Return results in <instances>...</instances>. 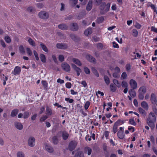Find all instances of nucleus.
<instances>
[{
	"label": "nucleus",
	"instance_id": "e2e57ef3",
	"mask_svg": "<svg viewBox=\"0 0 157 157\" xmlns=\"http://www.w3.org/2000/svg\"><path fill=\"white\" fill-rule=\"evenodd\" d=\"M150 6L151 8L152 9H153L154 11L156 13V14H157V10H156V8L155 6V5L153 4H151L150 5Z\"/></svg>",
	"mask_w": 157,
	"mask_h": 157
},
{
	"label": "nucleus",
	"instance_id": "603ef678",
	"mask_svg": "<svg viewBox=\"0 0 157 157\" xmlns=\"http://www.w3.org/2000/svg\"><path fill=\"white\" fill-rule=\"evenodd\" d=\"M119 73H120L115 72L113 73V76L116 78H119L120 75Z\"/></svg>",
	"mask_w": 157,
	"mask_h": 157
},
{
	"label": "nucleus",
	"instance_id": "69168bd1",
	"mask_svg": "<svg viewBox=\"0 0 157 157\" xmlns=\"http://www.w3.org/2000/svg\"><path fill=\"white\" fill-rule=\"evenodd\" d=\"M17 157H24V154L21 152H19L17 153Z\"/></svg>",
	"mask_w": 157,
	"mask_h": 157
},
{
	"label": "nucleus",
	"instance_id": "a878e982",
	"mask_svg": "<svg viewBox=\"0 0 157 157\" xmlns=\"http://www.w3.org/2000/svg\"><path fill=\"white\" fill-rule=\"evenodd\" d=\"M46 150L50 153H52L53 151V149L52 147L48 145H46L45 147Z\"/></svg>",
	"mask_w": 157,
	"mask_h": 157
},
{
	"label": "nucleus",
	"instance_id": "1a4fd4ad",
	"mask_svg": "<svg viewBox=\"0 0 157 157\" xmlns=\"http://www.w3.org/2000/svg\"><path fill=\"white\" fill-rule=\"evenodd\" d=\"M129 94L130 97L128 96V98L130 100H132V98H134L136 96V92L133 89H131L129 90Z\"/></svg>",
	"mask_w": 157,
	"mask_h": 157
},
{
	"label": "nucleus",
	"instance_id": "338daca9",
	"mask_svg": "<svg viewBox=\"0 0 157 157\" xmlns=\"http://www.w3.org/2000/svg\"><path fill=\"white\" fill-rule=\"evenodd\" d=\"M135 27L137 29H140L141 28V25L138 23L136 22L135 25Z\"/></svg>",
	"mask_w": 157,
	"mask_h": 157
},
{
	"label": "nucleus",
	"instance_id": "aec40b11",
	"mask_svg": "<svg viewBox=\"0 0 157 157\" xmlns=\"http://www.w3.org/2000/svg\"><path fill=\"white\" fill-rule=\"evenodd\" d=\"M19 112V110L17 109H14L11 112L10 116L12 117H15L18 114Z\"/></svg>",
	"mask_w": 157,
	"mask_h": 157
},
{
	"label": "nucleus",
	"instance_id": "412c9836",
	"mask_svg": "<svg viewBox=\"0 0 157 157\" xmlns=\"http://www.w3.org/2000/svg\"><path fill=\"white\" fill-rule=\"evenodd\" d=\"M14 125L16 128L19 130H21L23 128V126L21 123L15 122Z\"/></svg>",
	"mask_w": 157,
	"mask_h": 157
},
{
	"label": "nucleus",
	"instance_id": "c03bdc74",
	"mask_svg": "<svg viewBox=\"0 0 157 157\" xmlns=\"http://www.w3.org/2000/svg\"><path fill=\"white\" fill-rule=\"evenodd\" d=\"M4 39L6 42L8 43H10L11 42L10 38L8 36H5Z\"/></svg>",
	"mask_w": 157,
	"mask_h": 157
},
{
	"label": "nucleus",
	"instance_id": "bf43d9fd",
	"mask_svg": "<svg viewBox=\"0 0 157 157\" xmlns=\"http://www.w3.org/2000/svg\"><path fill=\"white\" fill-rule=\"evenodd\" d=\"M72 2V6L74 7L77 4L78 1V0H70Z\"/></svg>",
	"mask_w": 157,
	"mask_h": 157
},
{
	"label": "nucleus",
	"instance_id": "cd10ccee",
	"mask_svg": "<svg viewBox=\"0 0 157 157\" xmlns=\"http://www.w3.org/2000/svg\"><path fill=\"white\" fill-rule=\"evenodd\" d=\"M40 57L41 62L45 63L46 61V59L45 55L43 54H41L40 55Z\"/></svg>",
	"mask_w": 157,
	"mask_h": 157
},
{
	"label": "nucleus",
	"instance_id": "680f3d73",
	"mask_svg": "<svg viewBox=\"0 0 157 157\" xmlns=\"http://www.w3.org/2000/svg\"><path fill=\"white\" fill-rule=\"evenodd\" d=\"M138 97L140 100L143 99L144 97V94L139 93Z\"/></svg>",
	"mask_w": 157,
	"mask_h": 157
},
{
	"label": "nucleus",
	"instance_id": "2eb2a0df",
	"mask_svg": "<svg viewBox=\"0 0 157 157\" xmlns=\"http://www.w3.org/2000/svg\"><path fill=\"white\" fill-rule=\"evenodd\" d=\"M62 133V137L63 139L64 140H66L68 138L69 135L66 131L62 132L61 131H59L58 133Z\"/></svg>",
	"mask_w": 157,
	"mask_h": 157
},
{
	"label": "nucleus",
	"instance_id": "de8ad7c7",
	"mask_svg": "<svg viewBox=\"0 0 157 157\" xmlns=\"http://www.w3.org/2000/svg\"><path fill=\"white\" fill-rule=\"evenodd\" d=\"M97 47L98 49H102L103 47V45L101 43H98L97 44Z\"/></svg>",
	"mask_w": 157,
	"mask_h": 157
},
{
	"label": "nucleus",
	"instance_id": "4be33fe9",
	"mask_svg": "<svg viewBox=\"0 0 157 157\" xmlns=\"http://www.w3.org/2000/svg\"><path fill=\"white\" fill-rule=\"evenodd\" d=\"M71 39L75 41H78L79 40V37L76 36L75 34H71L70 35Z\"/></svg>",
	"mask_w": 157,
	"mask_h": 157
},
{
	"label": "nucleus",
	"instance_id": "c756f323",
	"mask_svg": "<svg viewBox=\"0 0 157 157\" xmlns=\"http://www.w3.org/2000/svg\"><path fill=\"white\" fill-rule=\"evenodd\" d=\"M138 31L136 29H134L132 31V34L134 37H137L138 36Z\"/></svg>",
	"mask_w": 157,
	"mask_h": 157
},
{
	"label": "nucleus",
	"instance_id": "f8f14e48",
	"mask_svg": "<svg viewBox=\"0 0 157 157\" xmlns=\"http://www.w3.org/2000/svg\"><path fill=\"white\" fill-rule=\"evenodd\" d=\"M71 66L76 71L77 76H79L82 71L81 69L74 64H72Z\"/></svg>",
	"mask_w": 157,
	"mask_h": 157
},
{
	"label": "nucleus",
	"instance_id": "7c9ffc66",
	"mask_svg": "<svg viewBox=\"0 0 157 157\" xmlns=\"http://www.w3.org/2000/svg\"><path fill=\"white\" fill-rule=\"evenodd\" d=\"M91 70L94 73V74L97 77H98L99 76V73L97 70L95 69V68L94 67H92L91 68Z\"/></svg>",
	"mask_w": 157,
	"mask_h": 157
},
{
	"label": "nucleus",
	"instance_id": "39448f33",
	"mask_svg": "<svg viewBox=\"0 0 157 157\" xmlns=\"http://www.w3.org/2000/svg\"><path fill=\"white\" fill-rule=\"evenodd\" d=\"M61 67L62 69L66 72H69L71 70L70 65L66 62H64L61 64Z\"/></svg>",
	"mask_w": 157,
	"mask_h": 157
},
{
	"label": "nucleus",
	"instance_id": "864d4df0",
	"mask_svg": "<svg viewBox=\"0 0 157 157\" xmlns=\"http://www.w3.org/2000/svg\"><path fill=\"white\" fill-rule=\"evenodd\" d=\"M29 113L27 112H24L23 115V118L24 119L27 118L29 117Z\"/></svg>",
	"mask_w": 157,
	"mask_h": 157
},
{
	"label": "nucleus",
	"instance_id": "79ce46f5",
	"mask_svg": "<svg viewBox=\"0 0 157 157\" xmlns=\"http://www.w3.org/2000/svg\"><path fill=\"white\" fill-rule=\"evenodd\" d=\"M28 41L29 44L32 46L34 47L36 46L35 42L31 38H29L28 39Z\"/></svg>",
	"mask_w": 157,
	"mask_h": 157
},
{
	"label": "nucleus",
	"instance_id": "423d86ee",
	"mask_svg": "<svg viewBox=\"0 0 157 157\" xmlns=\"http://www.w3.org/2000/svg\"><path fill=\"white\" fill-rule=\"evenodd\" d=\"M39 17L42 19H45L48 18V14L45 11H41L38 14Z\"/></svg>",
	"mask_w": 157,
	"mask_h": 157
},
{
	"label": "nucleus",
	"instance_id": "b1692460",
	"mask_svg": "<svg viewBox=\"0 0 157 157\" xmlns=\"http://www.w3.org/2000/svg\"><path fill=\"white\" fill-rule=\"evenodd\" d=\"M92 33V29L91 28H89L85 31L84 34L85 35L87 36L90 34H91Z\"/></svg>",
	"mask_w": 157,
	"mask_h": 157
},
{
	"label": "nucleus",
	"instance_id": "4468645a",
	"mask_svg": "<svg viewBox=\"0 0 157 157\" xmlns=\"http://www.w3.org/2000/svg\"><path fill=\"white\" fill-rule=\"evenodd\" d=\"M70 26L71 30L73 31H77L78 29V25L76 23H73L70 25Z\"/></svg>",
	"mask_w": 157,
	"mask_h": 157
},
{
	"label": "nucleus",
	"instance_id": "bb28decb",
	"mask_svg": "<svg viewBox=\"0 0 157 157\" xmlns=\"http://www.w3.org/2000/svg\"><path fill=\"white\" fill-rule=\"evenodd\" d=\"M117 135L118 137L120 139H123L124 136V132L118 131Z\"/></svg>",
	"mask_w": 157,
	"mask_h": 157
},
{
	"label": "nucleus",
	"instance_id": "72a5a7b5",
	"mask_svg": "<svg viewBox=\"0 0 157 157\" xmlns=\"http://www.w3.org/2000/svg\"><path fill=\"white\" fill-rule=\"evenodd\" d=\"M27 10L28 12L32 13H35L36 12L35 9L32 6L28 7L27 8Z\"/></svg>",
	"mask_w": 157,
	"mask_h": 157
},
{
	"label": "nucleus",
	"instance_id": "8fccbe9b",
	"mask_svg": "<svg viewBox=\"0 0 157 157\" xmlns=\"http://www.w3.org/2000/svg\"><path fill=\"white\" fill-rule=\"evenodd\" d=\"M129 122L130 124L132 125L135 126L136 124V123L134 121V119H130L129 120Z\"/></svg>",
	"mask_w": 157,
	"mask_h": 157
},
{
	"label": "nucleus",
	"instance_id": "58836bf2",
	"mask_svg": "<svg viewBox=\"0 0 157 157\" xmlns=\"http://www.w3.org/2000/svg\"><path fill=\"white\" fill-rule=\"evenodd\" d=\"M75 157H83V155L81 151H78L75 154Z\"/></svg>",
	"mask_w": 157,
	"mask_h": 157
},
{
	"label": "nucleus",
	"instance_id": "0eeeda50",
	"mask_svg": "<svg viewBox=\"0 0 157 157\" xmlns=\"http://www.w3.org/2000/svg\"><path fill=\"white\" fill-rule=\"evenodd\" d=\"M57 48L60 49H65L67 48V45L66 44L58 43L56 45Z\"/></svg>",
	"mask_w": 157,
	"mask_h": 157
},
{
	"label": "nucleus",
	"instance_id": "a19ab883",
	"mask_svg": "<svg viewBox=\"0 0 157 157\" xmlns=\"http://www.w3.org/2000/svg\"><path fill=\"white\" fill-rule=\"evenodd\" d=\"M90 102L89 101H87L84 104V109L86 110H87L89 108L90 105Z\"/></svg>",
	"mask_w": 157,
	"mask_h": 157
},
{
	"label": "nucleus",
	"instance_id": "f3484780",
	"mask_svg": "<svg viewBox=\"0 0 157 157\" xmlns=\"http://www.w3.org/2000/svg\"><path fill=\"white\" fill-rule=\"evenodd\" d=\"M72 61L74 63L78 66H81L82 65L81 62L78 59L75 58H73Z\"/></svg>",
	"mask_w": 157,
	"mask_h": 157
},
{
	"label": "nucleus",
	"instance_id": "f257e3e1",
	"mask_svg": "<svg viewBox=\"0 0 157 157\" xmlns=\"http://www.w3.org/2000/svg\"><path fill=\"white\" fill-rule=\"evenodd\" d=\"M156 121V117L154 114L151 112L150 113L147 119V123L152 129L155 128V123Z\"/></svg>",
	"mask_w": 157,
	"mask_h": 157
},
{
	"label": "nucleus",
	"instance_id": "5701e85b",
	"mask_svg": "<svg viewBox=\"0 0 157 157\" xmlns=\"http://www.w3.org/2000/svg\"><path fill=\"white\" fill-rule=\"evenodd\" d=\"M59 142V140L57 136H54L52 138V142L54 145L57 144Z\"/></svg>",
	"mask_w": 157,
	"mask_h": 157
},
{
	"label": "nucleus",
	"instance_id": "393cba45",
	"mask_svg": "<svg viewBox=\"0 0 157 157\" xmlns=\"http://www.w3.org/2000/svg\"><path fill=\"white\" fill-rule=\"evenodd\" d=\"M58 27L59 29L62 30L67 29L68 27L67 25L64 24H62L59 25H58Z\"/></svg>",
	"mask_w": 157,
	"mask_h": 157
},
{
	"label": "nucleus",
	"instance_id": "ea45409f",
	"mask_svg": "<svg viewBox=\"0 0 157 157\" xmlns=\"http://www.w3.org/2000/svg\"><path fill=\"white\" fill-rule=\"evenodd\" d=\"M40 45L43 51L46 52H48V49L45 44L42 43H41L40 44Z\"/></svg>",
	"mask_w": 157,
	"mask_h": 157
},
{
	"label": "nucleus",
	"instance_id": "774afa93",
	"mask_svg": "<svg viewBox=\"0 0 157 157\" xmlns=\"http://www.w3.org/2000/svg\"><path fill=\"white\" fill-rule=\"evenodd\" d=\"M127 77V74L126 72H123L121 75V78L123 79H125Z\"/></svg>",
	"mask_w": 157,
	"mask_h": 157
},
{
	"label": "nucleus",
	"instance_id": "ddd939ff",
	"mask_svg": "<svg viewBox=\"0 0 157 157\" xmlns=\"http://www.w3.org/2000/svg\"><path fill=\"white\" fill-rule=\"evenodd\" d=\"M93 0H89L86 6V9L87 11H90L93 7Z\"/></svg>",
	"mask_w": 157,
	"mask_h": 157
},
{
	"label": "nucleus",
	"instance_id": "49530a36",
	"mask_svg": "<svg viewBox=\"0 0 157 157\" xmlns=\"http://www.w3.org/2000/svg\"><path fill=\"white\" fill-rule=\"evenodd\" d=\"M84 70L85 73L87 74H89L90 73V69L86 67H84Z\"/></svg>",
	"mask_w": 157,
	"mask_h": 157
},
{
	"label": "nucleus",
	"instance_id": "4c0bfd02",
	"mask_svg": "<svg viewBox=\"0 0 157 157\" xmlns=\"http://www.w3.org/2000/svg\"><path fill=\"white\" fill-rule=\"evenodd\" d=\"M110 90L112 92H115L117 88L113 83H111L110 86Z\"/></svg>",
	"mask_w": 157,
	"mask_h": 157
},
{
	"label": "nucleus",
	"instance_id": "9b49d317",
	"mask_svg": "<svg viewBox=\"0 0 157 157\" xmlns=\"http://www.w3.org/2000/svg\"><path fill=\"white\" fill-rule=\"evenodd\" d=\"M130 85L132 89H136L137 87V83L133 79H131L129 82Z\"/></svg>",
	"mask_w": 157,
	"mask_h": 157
},
{
	"label": "nucleus",
	"instance_id": "052dcab7",
	"mask_svg": "<svg viewBox=\"0 0 157 157\" xmlns=\"http://www.w3.org/2000/svg\"><path fill=\"white\" fill-rule=\"evenodd\" d=\"M121 85L122 87H127L128 86V84L126 82L124 81L122 82Z\"/></svg>",
	"mask_w": 157,
	"mask_h": 157
},
{
	"label": "nucleus",
	"instance_id": "c9c22d12",
	"mask_svg": "<svg viewBox=\"0 0 157 157\" xmlns=\"http://www.w3.org/2000/svg\"><path fill=\"white\" fill-rule=\"evenodd\" d=\"M104 79L106 84L107 85L109 84L110 83V80L109 78L107 76L105 75L104 77Z\"/></svg>",
	"mask_w": 157,
	"mask_h": 157
},
{
	"label": "nucleus",
	"instance_id": "37998d69",
	"mask_svg": "<svg viewBox=\"0 0 157 157\" xmlns=\"http://www.w3.org/2000/svg\"><path fill=\"white\" fill-rule=\"evenodd\" d=\"M41 84L44 88L46 89L48 87V83L45 80H42Z\"/></svg>",
	"mask_w": 157,
	"mask_h": 157
},
{
	"label": "nucleus",
	"instance_id": "0e129e2a",
	"mask_svg": "<svg viewBox=\"0 0 157 157\" xmlns=\"http://www.w3.org/2000/svg\"><path fill=\"white\" fill-rule=\"evenodd\" d=\"M66 88L69 89L71 87V84L70 82H67L65 84Z\"/></svg>",
	"mask_w": 157,
	"mask_h": 157
},
{
	"label": "nucleus",
	"instance_id": "f03ea898",
	"mask_svg": "<svg viewBox=\"0 0 157 157\" xmlns=\"http://www.w3.org/2000/svg\"><path fill=\"white\" fill-rule=\"evenodd\" d=\"M110 6V4L109 3H108L106 4L105 2H102L99 6L100 13L102 15L105 14L109 11Z\"/></svg>",
	"mask_w": 157,
	"mask_h": 157
},
{
	"label": "nucleus",
	"instance_id": "e433bc0d",
	"mask_svg": "<svg viewBox=\"0 0 157 157\" xmlns=\"http://www.w3.org/2000/svg\"><path fill=\"white\" fill-rule=\"evenodd\" d=\"M104 20V18L103 16L100 17L98 18L96 22L98 24L102 23Z\"/></svg>",
	"mask_w": 157,
	"mask_h": 157
},
{
	"label": "nucleus",
	"instance_id": "7ed1b4c3",
	"mask_svg": "<svg viewBox=\"0 0 157 157\" xmlns=\"http://www.w3.org/2000/svg\"><path fill=\"white\" fill-rule=\"evenodd\" d=\"M125 120L118 119L114 124L113 128V131L115 134L117 131L118 126L123 124L125 122Z\"/></svg>",
	"mask_w": 157,
	"mask_h": 157
},
{
	"label": "nucleus",
	"instance_id": "20e7f679",
	"mask_svg": "<svg viewBox=\"0 0 157 157\" xmlns=\"http://www.w3.org/2000/svg\"><path fill=\"white\" fill-rule=\"evenodd\" d=\"M78 142L75 140L71 141L68 144V149L70 151H72L76 147Z\"/></svg>",
	"mask_w": 157,
	"mask_h": 157
},
{
	"label": "nucleus",
	"instance_id": "09e8293b",
	"mask_svg": "<svg viewBox=\"0 0 157 157\" xmlns=\"http://www.w3.org/2000/svg\"><path fill=\"white\" fill-rule=\"evenodd\" d=\"M65 100L66 101L70 103H72L74 101V100L73 99H70V98H66L65 99Z\"/></svg>",
	"mask_w": 157,
	"mask_h": 157
},
{
	"label": "nucleus",
	"instance_id": "6e6552de",
	"mask_svg": "<svg viewBox=\"0 0 157 157\" xmlns=\"http://www.w3.org/2000/svg\"><path fill=\"white\" fill-rule=\"evenodd\" d=\"M21 71V68L20 67L17 66L15 67L12 73L14 75H19Z\"/></svg>",
	"mask_w": 157,
	"mask_h": 157
},
{
	"label": "nucleus",
	"instance_id": "13d9d810",
	"mask_svg": "<svg viewBox=\"0 0 157 157\" xmlns=\"http://www.w3.org/2000/svg\"><path fill=\"white\" fill-rule=\"evenodd\" d=\"M26 50L29 56H31L32 55V52L30 48H26Z\"/></svg>",
	"mask_w": 157,
	"mask_h": 157
},
{
	"label": "nucleus",
	"instance_id": "a211bd4d",
	"mask_svg": "<svg viewBox=\"0 0 157 157\" xmlns=\"http://www.w3.org/2000/svg\"><path fill=\"white\" fill-rule=\"evenodd\" d=\"M141 106L146 110H148V106L147 103L145 101L142 102L141 103Z\"/></svg>",
	"mask_w": 157,
	"mask_h": 157
},
{
	"label": "nucleus",
	"instance_id": "f704fd0d",
	"mask_svg": "<svg viewBox=\"0 0 157 157\" xmlns=\"http://www.w3.org/2000/svg\"><path fill=\"white\" fill-rule=\"evenodd\" d=\"M113 82L117 87H120L121 86V82H119L117 79H113Z\"/></svg>",
	"mask_w": 157,
	"mask_h": 157
},
{
	"label": "nucleus",
	"instance_id": "a18cd8bd",
	"mask_svg": "<svg viewBox=\"0 0 157 157\" xmlns=\"http://www.w3.org/2000/svg\"><path fill=\"white\" fill-rule=\"evenodd\" d=\"M19 50L20 52L22 54L25 53V49L22 45H21L19 47Z\"/></svg>",
	"mask_w": 157,
	"mask_h": 157
},
{
	"label": "nucleus",
	"instance_id": "5fc2aeb1",
	"mask_svg": "<svg viewBox=\"0 0 157 157\" xmlns=\"http://www.w3.org/2000/svg\"><path fill=\"white\" fill-rule=\"evenodd\" d=\"M64 58L63 55H60L59 56V59L61 62H63L64 60Z\"/></svg>",
	"mask_w": 157,
	"mask_h": 157
},
{
	"label": "nucleus",
	"instance_id": "c85d7f7f",
	"mask_svg": "<svg viewBox=\"0 0 157 157\" xmlns=\"http://www.w3.org/2000/svg\"><path fill=\"white\" fill-rule=\"evenodd\" d=\"M151 101L152 104H155L156 102V99L154 94H151Z\"/></svg>",
	"mask_w": 157,
	"mask_h": 157
},
{
	"label": "nucleus",
	"instance_id": "2f4dec72",
	"mask_svg": "<svg viewBox=\"0 0 157 157\" xmlns=\"http://www.w3.org/2000/svg\"><path fill=\"white\" fill-rule=\"evenodd\" d=\"M85 151L87 152L88 155H90L92 152L91 149L88 147H86L84 148Z\"/></svg>",
	"mask_w": 157,
	"mask_h": 157
},
{
	"label": "nucleus",
	"instance_id": "3c124183",
	"mask_svg": "<svg viewBox=\"0 0 157 157\" xmlns=\"http://www.w3.org/2000/svg\"><path fill=\"white\" fill-rule=\"evenodd\" d=\"M33 53H34V55L35 56L36 60L37 61L39 60V57H38V54L37 52L35 50H34L33 51Z\"/></svg>",
	"mask_w": 157,
	"mask_h": 157
},
{
	"label": "nucleus",
	"instance_id": "9d476101",
	"mask_svg": "<svg viewBox=\"0 0 157 157\" xmlns=\"http://www.w3.org/2000/svg\"><path fill=\"white\" fill-rule=\"evenodd\" d=\"M35 143V139L33 137H30L28 140L29 145L30 147H33Z\"/></svg>",
	"mask_w": 157,
	"mask_h": 157
},
{
	"label": "nucleus",
	"instance_id": "473e14b6",
	"mask_svg": "<svg viewBox=\"0 0 157 157\" xmlns=\"http://www.w3.org/2000/svg\"><path fill=\"white\" fill-rule=\"evenodd\" d=\"M46 113L48 115L51 116L52 114V111L51 108L48 106H47L46 109Z\"/></svg>",
	"mask_w": 157,
	"mask_h": 157
},
{
	"label": "nucleus",
	"instance_id": "dca6fc26",
	"mask_svg": "<svg viewBox=\"0 0 157 157\" xmlns=\"http://www.w3.org/2000/svg\"><path fill=\"white\" fill-rule=\"evenodd\" d=\"M87 59L90 62L95 63L96 62L95 58L90 55H87L86 56Z\"/></svg>",
	"mask_w": 157,
	"mask_h": 157
},
{
	"label": "nucleus",
	"instance_id": "6e6d98bb",
	"mask_svg": "<svg viewBox=\"0 0 157 157\" xmlns=\"http://www.w3.org/2000/svg\"><path fill=\"white\" fill-rule=\"evenodd\" d=\"M48 118V117L46 115H44L40 118V121L41 122L44 121Z\"/></svg>",
	"mask_w": 157,
	"mask_h": 157
},
{
	"label": "nucleus",
	"instance_id": "4d7b16f0",
	"mask_svg": "<svg viewBox=\"0 0 157 157\" xmlns=\"http://www.w3.org/2000/svg\"><path fill=\"white\" fill-rule=\"evenodd\" d=\"M140 113L142 114H145V110L141 107L139 108L138 109Z\"/></svg>",
	"mask_w": 157,
	"mask_h": 157
},
{
	"label": "nucleus",
	"instance_id": "6ab92c4d",
	"mask_svg": "<svg viewBox=\"0 0 157 157\" xmlns=\"http://www.w3.org/2000/svg\"><path fill=\"white\" fill-rule=\"evenodd\" d=\"M146 89L145 86H142L140 87L139 89V93L145 94L146 91Z\"/></svg>",
	"mask_w": 157,
	"mask_h": 157
}]
</instances>
